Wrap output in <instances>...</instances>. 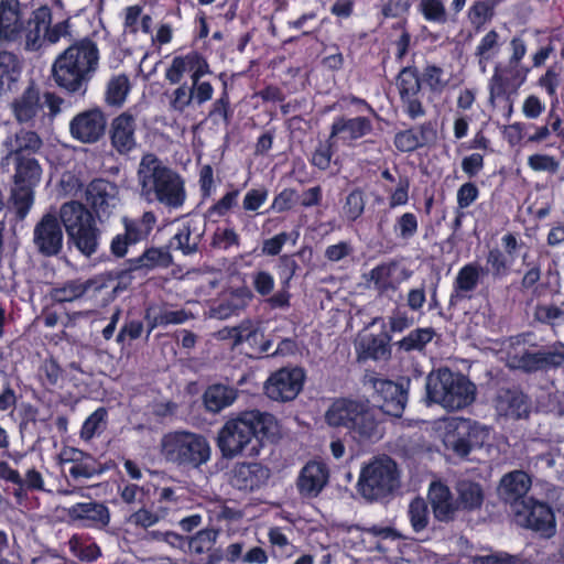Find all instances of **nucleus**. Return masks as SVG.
<instances>
[{
	"label": "nucleus",
	"mask_w": 564,
	"mask_h": 564,
	"mask_svg": "<svg viewBox=\"0 0 564 564\" xmlns=\"http://www.w3.org/2000/svg\"><path fill=\"white\" fill-rule=\"evenodd\" d=\"M59 218L67 234L68 243L86 258H91L99 249L101 230L95 215L80 202L70 200L59 208Z\"/></svg>",
	"instance_id": "9"
},
{
	"label": "nucleus",
	"mask_w": 564,
	"mask_h": 564,
	"mask_svg": "<svg viewBox=\"0 0 564 564\" xmlns=\"http://www.w3.org/2000/svg\"><path fill=\"white\" fill-rule=\"evenodd\" d=\"M143 318L147 324L148 338L156 327L185 323L189 318V314L184 308L171 311L165 305L150 303L144 308Z\"/></svg>",
	"instance_id": "33"
},
{
	"label": "nucleus",
	"mask_w": 564,
	"mask_h": 564,
	"mask_svg": "<svg viewBox=\"0 0 564 564\" xmlns=\"http://www.w3.org/2000/svg\"><path fill=\"white\" fill-rule=\"evenodd\" d=\"M373 130L372 120L366 116L348 118L337 116L330 126V140H336L345 147H355L357 141L370 134Z\"/></svg>",
	"instance_id": "24"
},
{
	"label": "nucleus",
	"mask_w": 564,
	"mask_h": 564,
	"mask_svg": "<svg viewBox=\"0 0 564 564\" xmlns=\"http://www.w3.org/2000/svg\"><path fill=\"white\" fill-rule=\"evenodd\" d=\"M392 336L389 332L379 335H369L362 338L357 350L360 359L387 360L391 356L390 341Z\"/></svg>",
	"instance_id": "38"
},
{
	"label": "nucleus",
	"mask_w": 564,
	"mask_h": 564,
	"mask_svg": "<svg viewBox=\"0 0 564 564\" xmlns=\"http://www.w3.org/2000/svg\"><path fill=\"white\" fill-rule=\"evenodd\" d=\"M51 18L52 10L46 4L40 6L26 18L20 0H0V46L39 51L42 47L43 26Z\"/></svg>",
	"instance_id": "4"
},
{
	"label": "nucleus",
	"mask_w": 564,
	"mask_h": 564,
	"mask_svg": "<svg viewBox=\"0 0 564 564\" xmlns=\"http://www.w3.org/2000/svg\"><path fill=\"white\" fill-rule=\"evenodd\" d=\"M23 69V61L13 52L0 51V95L17 88Z\"/></svg>",
	"instance_id": "37"
},
{
	"label": "nucleus",
	"mask_w": 564,
	"mask_h": 564,
	"mask_svg": "<svg viewBox=\"0 0 564 564\" xmlns=\"http://www.w3.org/2000/svg\"><path fill=\"white\" fill-rule=\"evenodd\" d=\"M372 386V398L380 411L390 416L401 417L408 402V390L403 383L389 379H373Z\"/></svg>",
	"instance_id": "21"
},
{
	"label": "nucleus",
	"mask_w": 564,
	"mask_h": 564,
	"mask_svg": "<svg viewBox=\"0 0 564 564\" xmlns=\"http://www.w3.org/2000/svg\"><path fill=\"white\" fill-rule=\"evenodd\" d=\"M402 112L411 120L426 115L423 104V86L419 78V69L414 65L403 66L395 76Z\"/></svg>",
	"instance_id": "15"
},
{
	"label": "nucleus",
	"mask_w": 564,
	"mask_h": 564,
	"mask_svg": "<svg viewBox=\"0 0 564 564\" xmlns=\"http://www.w3.org/2000/svg\"><path fill=\"white\" fill-rule=\"evenodd\" d=\"M417 9L429 22L444 24L447 21L446 8L442 0H421Z\"/></svg>",
	"instance_id": "63"
},
{
	"label": "nucleus",
	"mask_w": 564,
	"mask_h": 564,
	"mask_svg": "<svg viewBox=\"0 0 564 564\" xmlns=\"http://www.w3.org/2000/svg\"><path fill=\"white\" fill-rule=\"evenodd\" d=\"M64 511L68 522L79 528L102 530L110 523V510L99 501L77 502Z\"/></svg>",
	"instance_id": "22"
},
{
	"label": "nucleus",
	"mask_w": 564,
	"mask_h": 564,
	"mask_svg": "<svg viewBox=\"0 0 564 564\" xmlns=\"http://www.w3.org/2000/svg\"><path fill=\"white\" fill-rule=\"evenodd\" d=\"M393 235L400 241L408 243L419 232V218L412 212H405L395 217L393 228Z\"/></svg>",
	"instance_id": "52"
},
{
	"label": "nucleus",
	"mask_w": 564,
	"mask_h": 564,
	"mask_svg": "<svg viewBox=\"0 0 564 564\" xmlns=\"http://www.w3.org/2000/svg\"><path fill=\"white\" fill-rule=\"evenodd\" d=\"M166 509L167 507H152V510H149L142 507L130 516L129 521L137 527L148 529L166 517Z\"/></svg>",
	"instance_id": "61"
},
{
	"label": "nucleus",
	"mask_w": 564,
	"mask_h": 564,
	"mask_svg": "<svg viewBox=\"0 0 564 564\" xmlns=\"http://www.w3.org/2000/svg\"><path fill=\"white\" fill-rule=\"evenodd\" d=\"M69 132L82 143H97L107 132V117L98 107L84 110L70 120Z\"/></svg>",
	"instance_id": "20"
},
{
	"label": "nucleus",
	"mask_w": 564,
	"mask_h": 564,
	"mask_svg": "<svg viewBox=\"0 0 564 564\" xmlns=\"http://www.w3.org/2000/svg\"><path fill=\"white\" fill-rule=\"evenodd\" d=\"M203 235L204 230L199 228L198 223L189 220L177 229L171 239V245L181 250L184 256L194 254L198 250Z\"/></svg>",
	"instance_id": "39"
},
{
	"label": "nucleus",
	"mask_w": 564,
	"mask_h": 564,
	"mask_svg": "<svg viewBox=\"0 0 564 564\" xmlns=\"http://www.w3.org/2000/svg\"><path fill=\"white\" fill-rule=\"evenodd\" d=\"M271 476L269 467L261 463H237L231 469L230 485L243 492H253L264 487Z\"/></svg>",
	"instance_id": "25"
},
{
	"label": "nucleus",
	"mask_w": 564,
	"mask_h": 564,
	"mask_svg": "<svg viewBox=\"0 0 564 564\" xmlns=\"http://www.w3.org/2000/svg\"><path fill=\"white\" fill-rule=\"evenodd\" d=\"M228 336L232 339L234 346H239L246 341L256 343L258 337L263 335L258 332V328L250 319H245L239 325L232 327Z\"/></svg>",
	"instance_id": "62"
},
{
	"label": "nucleus",
	"mask_w": 564,
	"mask_h": 564,
	"mask_svg": "<svg viewBox=\"0 0 564 564\" xmlns=\"http://www.w3.org/2000/svg\"><path fill=\"white\" fill-rule=\"evenodd\" d=\"M232 118L234 108L231 107L230 95L227 89V84L225 83V88L221 89L218 98L210 105L204 121L210 122V124L216 128L219 126L227 128L230 126Z\"/></svg>",
	"instance_id": "42"
},
{
	"label": "nucleus",
	"mask_w": 564,
	"mask_h": 564,
	"mask_svg": "<svg viewBox=\"0 0 564 564\" xmlns=\"http://www.w3.org/2000/svg\"><path fill=\"white\" fill-rule=\"evenodd\" d=\"M496 409L500 415L512 420H523L530 416L532 402L520 388H507L499 391Z\"/></svg>",
	"instance_id": "27"
},
{
	"label": "nucleus",
	"mask_w": 564,
	"mask_h": 564,
	"mask_svg": "<svg viewBox=\"0 0 564 564\" xmlns=\"http://www.w3.org/2000/svg\"><path fill=\"white\" fill-rule=\"evenodd\" d=\"M43 142L35 131L20 129L13 135L7 137L3 145L8 150V156H33Z\"/></svg>",
	"instance_id": "36"
},
{
	"label": "nucleus",
	"mask_w": 564,
	"mask_h": 564,
	"mask_svg": "<svg viewBox=\"0 0 564 564\" xmlns=\"http://www.w3.org/2000/svg\"><path fill=\"white\" fill-rule=\"evenodd\" d=\"M68 466V475L75 480L89 479L102 473L100 463L90 454L79 449H72V456L64 459V466Z\"/></svg>",
	"instance_id": "35"
},
{
	"label": "nucleus",
	"mask_w": 564,
	"mask_h": 564,
	"mask_svg": "<svg viewBox=\"0 0 564 564\" xmlns=\"http://www.w3.org/2000/svg\"><path fill=\"white\" fill-rule=\"evenodd\" d=\"M513 261L501 249L494 247L486 256L485 275H491L495 281L502 280L510 274Z\"/></svg>",
	"instance_id": "46"
},
{
	"label": "nucleus",
	"mask_w": 564,
	"mask_h": 564,
	"mask_svg": "<svg viewBox=\"0 0 564 564\" xmlns=\"http://www.w3.org/2000/svg\"><path fill=\"white\" fill-rule=\"evenodd\" d=\"M503 0H477L468 10V19L476 33L480 32L485 25L490 22L495 14L496 8Z\"/></svg>",
	"instance_id": "48"
},
{
	"label": "nucleus",
	"mask_w": 564,
	"mask_h": 564,
	"mask_svg": "<svg viewBox=\"0 0 564 564\" xmlns=\"http://www.w3.org/2000/svg\"><path fill=\"white\" fill-rule=\"evenodd\" d=\"M108 138L112 151L120 156H129L138 149V118L131 109L124 110L111 119Z\"/></svg>",
	"instance_id": "17"
},
{
	"label": "nucleus",
	"mask_w": 564,
	"mask_h": 564,
	"mask_svg": "<svg viewBox=\"0 0 564 564\" xmlns=\"http://www.w3.org/2000/svg\"><path fill=\"white\" fill-rule=\"evenodd\" d=\"M64 370L54 357L45 358L39 368V379L42 387L51 391L57 387Z\"/></svg>",
	"instance_id": "55"
},
{
	"label": "nucleus",
	"mask_w": 564,
	"mask_h": 564,
	"mask_svg": "<svg viewBox=\"0 0 564 564\" xmlns=\"http://www.w3.org/2000/svg\"><path fill=\"white\" fill-rule=\"evenodd\" d=\"M86 199L98 218L108 217L115 207L116 185L104 178H95L87 186Z\"/></svg>",
	"instance_id": "28"
},
{
	"label": "nucleus",
	"mask_w": 564,
	"mask_h": 564,
	"mask_svg": "<svg viewBox=\"0 0 564 564\" xmlns=\"http://www.w3.org/2000/svg\"><path fill=\"white\" fill-rule=\"evenodd\" d=\"M15 164L14 184L35 187L42 175V167L34 156H12Z\"/></svg>",
	"instance_id": "44"
},
{
	"label": "nucleus",
	"mask_w": 564,
	"mask_h": 564,
	"mask_svg": "<svg viewBox=\"0 0 564 564\" xmlns=\"http://www.w3.org/2000/svg\"><path fill=\"white\" fill-rule=\"evenodd\" d=\"M330 469L323 460L310 459L299 471L296 489L304 499L317 498L327 487Z\"/></svg>",
	"instance_id": "23"
},
{
	"label": "nucleus",
	"mask_w": 564,
	"mask_h": 564,
	"mask_svg": "<svg viewBox=\"0 0 564 564\" xmlns=\"http://www.w3.org/2000/svg\"><path fill=\"white\" fill-rule=\"evenodd\" d=\"M429 500L434 518L441 522H449L455 519L459 509L448 486L441 481H433L429 489Z\"/></svg>",
	"instance_id": "31"
},
{
	"label": "nucleus",
	"mask_w": 564,
	"mask_h": 564,
	"mask_svg": "<svg viewBox=\"0 0 564 564\" xmlns=\"http://www.w3.org/2000/svg\"><path fill=\"white\" fill-rule=\"evenodd\" d=\"M238 397L237 389L223 383H215L205 390L203 402L205 409L210 413H219L231 405Z\"/></svg>",
	"instance_id": "40"
},
{
	"label": "nucleus",
	"mask_w": 564,
	"mask_h": 564,
	"mask_svg": "<svg viewBox=\"0 0 564 564\" xmlns=\"http://www.w3.org/2000/svg\"><path fill=\"white\" fill-rule=\"evenodd\" d=\"M59 214L46 213L33 230V243L44 257H55L63 249V229Z\"/></svg>",
	"instance_id": "19"
},
{
	"label": "nucleus",
	"mask_w": 564,
	"mask_h": 564,
	"mask_svg": "<svg viewBox=\"0 0 564 564\" xmlns=\"http://www.w3.org/2000/svg\"><path fill=\"white\" fill-rule=\"evenodd\" d=\"M489 102L494 108L499 109L507 121L510 120L513 113V93L511 84L507 80L501 72V66L497 65L494 74L489 79Z\"/></svg>",
	"instance_id": "29"
},
{
	"label": "nucleus",
	"mask_w": 564,
	"mask_h": 564,
	"mask_svg": "<svg viewBox=\"0 0 564 564\" xmlns=\"http://www.w3.org/2000/svg\"><path fill=\"white\" fill-rule=\"evenodd\" d=\"M70 553L83 562H95L101 556L99 545L87 534H74L68 541Z\"/></svg>",
	"instance_id": "47"
},
{
	"label": "nucleus",
	"mask_w": 564,
	"mask_h": 564,
	"mask_svg": "<svg viewBox=\"0 0 564 564\" xmlns=\"http://www.w3.org/2000/svg\"><path fill=\"white\" fill-rule=\"evenodd\" d=\"M325 422L335 429H345L358 442L381 437L380 422L368 400L337 398L325 412Z\"/></svg>",
	"instance_id": "7"
},
{
	"label": "nucleus",
	"mask_w": 564,
	"mask_h": 564,
	"mask_svg": "<svg viewBox=\"0 0 564 564\" xmlns=\"http://www.w3.org/2000/svg\"><path fill=\"white\" fill-rule=\"evenodd\" d=\"M185 73L191 74V91L194 104L202 106L212 100L214 87L210 82L203 80L205 75L212 74V69L206 57L196 50H192L184 55L175 56L171 65L165 69V79L171 85L180 84Z\"/></svg>",
	"instance_id": "11"
},
{
	"label": "nucleus",
	"mask_w": 564,
	"mask_h": 564,
	"mask_svg": "<svg viewBox=\"0 0 564 564\" xmlns=\"http://www.w3.org/2000/svg\"><path fill=\"white\" fill-rule=\"evenodd\" d=\"M241 187L235 184H228V189L224 195L210 205L204 213L205 219L217 221L219 218L228 216L238 207Z\"/></svg>",
	"instance_id": "43"
},
{
	"label": "nucleus",
	"mask_w": 564,
	"mask_h": 564,
	"mask_svg": "<svg viewBox=\"0 0 564 564\" xmlns=\"http://www.w3.org/2000/svg\"><path fill=\"white\" fill-rule=\"evenodd\" d=\"M435 330L433 327H417L412 329L406 336L394 343L400 352H423L426 346L433 340Z\"/></svg>",
	"instance_id": "45"
},
{
	"label": "nucleus",
	"mask_w": 564,
	"mask_h": 564,
	"mask_svg": "<svg viewBox=\"0 0 564 564\" xmlns=\"http://www.w3.org/2000/svg\"><path fill=\"white\" fill-rule=\"evenodd\" d=\"M12 110L15 119L20 123L32 121L39 112L43 110L40 90L35 87L33 82H31L22 95L12 102Z\"/></svg>",
	"instance_id": "34"
},
{
	"label": "nucleus",
	"mask_w": 564,
	"mask_h": 564,
	"mask_svg": "<svg viewBox=\"0 0 564 564\" xmlns=\"http://www.w3.org/2000/svg\"><path fill=\"white\" fill-rule=\"evenodd\" d=\"M130 88V82L126 74L111 77L106 88V104L111 107H121L127 99Z\"/></svg>",
	"instance_id": "50"
},
{
	"label": "nucleus",
	"mask_w": 564,
	"mask_h": 564,
	"mask_svg": "<svg viewBox=\"0 0 564 564\" xmlns=\"http://www.w3.org/2000/svg\"><path fill=\"white\" fill-rule=\"evenodd\" d=\"M512 511L514 521L520 527L529 529L545 539L552 538L555 534V513L547 502L539 501L531 497L518 502Z\"/></svg>",
	"instance_id": "14"
},
{
	"label": "nucleus",
	"mask_w": 564,
	"mask_h": 564,
	"mask_svg": "<svg viewBox=\"0 0 564 564\" xmlns=\"http://www.w3.org/2000/svg\"><path fill=\"white\" fill-rule=\"evenodd\" d=\"M33 186L14 184L11 202L19 219H23L33 204Z\"/></svg>",
	"instance_id": "57"
},
{
	"label": "nucleus",
	"mask_w": 564,
	"mask_h": 564,
	"mask_svg": "<svg viewBox=\"0 0 564 564\" xmlns=\"http://www.w3.org/2000/svg\"><path fill=\"white\" fill-rule=\"evenodd\" d=\"M97 43L86 36L75 41L57 55L52 65V78L65 94L84 97L99 66Z\"/></svg>",
	"instance_id": "3"
},
{
	"label": "nucleus",
	"mask_w": 564,
	"mask_h": 564,
	"mask_svg": "<svg viewBox=\"0 0 564 564\" xmlns=\"http://www.w3.org/2000/svg\"><path fill=\"white\" fill-rule=\"evenodd\" d=\"M482 275H485V270L478 262H469L463 265L453 283L449 306L457 305L462 300L470 299V293L476 290Z\"/></svg>",
	"instance_id": "30"
},
{
	"label": "nucleus",
	"mask_w": 564,
	"mask_h": 564,
	"mask_svg": "<svg viewBox=\"0 0 564 564\" xmlns=\"http://www.w3.org/2000/svg\"><path fill=\"white\" fill-rule=\"evenodd\" d=\"M279 437V424L273 414L260 410H245L231 415L219 429L216 445L226 459L260 455L265 442Z\"/></svg>",
	"instance_id": "2"
},
{
	"label": "nucleus",
	"mask_w": 564,
	"mask_h": 564,
	"mask_svg": "<svg viewBox=\"0 0 564 564\" xmlns=\"http://www.w3.org/2000/svg\"><path fill=\"white\" fill-rule=\"evenodd\" d=\"M305 378V371L300 367L281 368L268 378L264 392L273 401H291L303 389Z\"/></svg>",
	"instance_id": "18"
},
{
	"label": "nucleus",
	"mask_w": 564,
	"mask_h": 564,
	"mask_svg": "<svg viewBox=\"0 0 564 564\" xmlns=\"http://www.w3.org/2000/svg\"><path fill=\"white\" fill-rule=\"evenodd\" d=\"M419 78L430 100L441 97L449 84V78L445 77L444 68L434 63H426L419 72Z\"/></svg>",
	"instance_id": "41"
},
{
	"label": "nucleus",
	"mask_w": 564,
	"mask_h": 564,
	"mask_svg": "<svg viewBox=\"0 0 564 564\" xmlns=\"http://www.w3.org/2000/svg\"><path fill=\"white\" fill-rule=\"evenodd\" d=\"M533 319L551 328L560 326L564 319V301L561 305L536 304L533 312Z\"/></svg>",
	"instance_id": "53"
},
{
	"label": "nucleus",
	"mask_w": 564,
	"mask_h": 564,
	"mask_svg": "<svg viewBox=\"0 0 564 564\" xmlns=\"http://www.w3.org/2000/svg\"><path fill=\"white\" fill-rule=\"evenodd\" d=\"M336 145V140H330V135H328L325 141L318 142L311 156L308 158L311 165L318 169L319 171L328 170L335 153Z\"/></svg>",
	"instance_id": "58"
},
{
	"label": "nucleus",
	"mask_w": 564,
	"mask_h": 564,
	"mask_svg": "<svg viewBox=\"0 0 564 564\" xmlns=\"http://www.w3.org/2000/svg\"><path fill=\"white\" fill-rule=\"evenodd\" d=\"M269 192L265 187L250 188L243 196L242 209L243 214L239 215L241 221L250 220L261 206L267 202Z\"/></svg>",
	"instance_id": "54"
},
{
	"label": "nucleus",
	"mask_w": 564,
	"mask_h": 564,
	"mask_svg": "<svg viewBox=\"0 0 564 564\" xmlns=\"http://www.w3.org/2000/svg\"><path fill=\"white\" fill-rule=\"evenodd\" d=\"M436 139V122L429 120L417 127H411L397 132L393 144L398 151L411 153L420 148L435 143Z\"/></svg>",
	"instance_id": "26"
},
{
	"label": "nucleus",
	"mask_w": 564,
	"mask_h": 564,
	"mask_svg": "<svg viewBox=\"0 0 564 564\" xmlns=\"http://www.w3.org/2000/svg\"><path fill=\"white\" fill-rule=\"evenodd\" d=\"M426 397L448 411H457L474 402L476 386L460 372L440 368L426 379Z\"/></svg>",
	"instance_id": "8"
},
{
	"label": "nucleus",
	"mask_w": 564,
	"mask_h": 564,
	"mask_svg": "<svg viewBox=\"0 0 564 564\" xmlns=\"http://www.w3.org/2000/svg\"><path fill=\"white\" fill-rule=\"evenodd\" d=\"M156 220L158 218L152 210L143 212L138 217L122 216L120 223L123 230L116 234L109 243L111 258L113 260L124 259L130 248L147 241L154 229Z\"/></svg>",
	"instance_id": "13"
},
{
	"label": "nucleus",
	"mask_w": 564,
	"mask_h": 564,
	"mask_svg": "<svg viewBox=\"0 0 564 564\" xmlns=\"http://www.w3.org/2000/svg\"><path fill=\"white\" fill-rule=\"evenodd\" d=\"M268 540L271 546V555L275 560L289 558L296 551V547L291 543L280 527H273L269 530Z\"/></svg>",
	"instance_id": "51"
},
{
	"label": "nucleus",
	"mask_w": 564,
	"mask_h": 564,
	"mask_svg": "<svg viewBox=\"0 0 564 564\" xmlns=\"http://www.w3.org/2000/svg\"><path fill=\"white\" fill-rule=\"evenodd\" d=\"M173 257L166 247H148L137 257L127 259L122 267L110 273L97 274L90 279H74L51 290L54 303L73 302L83 297H96L104 290L111 288V294L127 290L135 279L145 278L155 269H167Z\"/></svg>",
	"instance_id": "1"
},
{
	"label": "nucleus",
	"mask_w": 564,
	"mask_h": 564,
	"mask_svg": "<svg viewBox=\"0 0 564 564\" xmlns=\"http://www.w3.org/2000/svg\"><path fill=\"white\" fill-rule=\"evenodd\" d=\"M457 503L458 508L465 510H475L479 508L484 500L482 488L478 482L462 480L457 484Z\"/></svg>",
	"instance_id": "49"
},
{
	"label": "nucleus",
	"mask_w": 564,
	"mask_h": 564,
	"mask_svg": "<svg viewBox=\"0 0 564 564\" xmlns=\"http://www.w3.org/2000/svg\"><path fill=\"white\" fill-rule=\"evenodd\" d=\"M397 464L391 458H377L362 467L358 479V491L367 500L389 496L398 486Z\"/></svg>",
	"instance_id": "12"
},
{
	"label": "nucleus",
	"mask_w": 564,
	"mask_h": 564,
	"mask_svg": "<svg viewBox=\"0 0 564 564\" xmlns=\"http://www.w3.org/2000/svg\"><path fill=\"white\" fill-rule=\"evenodd\" d=\"M365 195L360 188H354L345 198L343 215L348 223L358 220L365 212Z\"/></svg>",
	"instance_id": "59"
},
{
	"label": "nucleus",
	"mask_w": 564,
	"mask_h": 564,
	"mask_svg": "<svg viewBox=\"0 0 564 564\" xmlns=\"http://www.w3.org/2000/svg\"><path fill=\"white\" fill-rule=\"evenodd\" d=\"M275 269L280 280V286L291 288V281L295 276L300 265L294 254H282L279 257Z\"/></svg>",
	"instance_id": "64"
},
{
	"label": "nucleus",
	"mask_w": 564,
	"mask_h": 564,
	"mask_svg": "<svg viewBox=\"0 0 564 564\" xmlns=\"http://www.w3.org/2000/svg\"><path fill=\"white\" fill-rule=\"evenodd\" d=\"M532 485L531 477L523 470H513L506 474L500 481L499 495L506 503L511 508H516L517 503L522 499H527V494Z\"/></svg>",
	"instance_id": "32"
},
{
	"label": "nucleus",
	"mask_w": 564,
	"mask_h": 564,
	"mask_svg": "<svg viewBox=\"0 0 564 564\" xmlns=\"http://www.w3.org/2000/svg\"><path fill=\"white\" fill-rule=\"evenodd\" d=\"M108 410L105 406L97 408L83 423L80 429V437L83 440H91L95 435L100 434L107 426Z\"/></svg>",
	"instance_id": "56"
},
{
	"label": "nucleus",
	"mask_w": 564,
	"mask_h": 564,
	"mask_svg": "<svg viewBox=\"0 0 564 564\" xmlns=\"http://www.w3.org/2000/svg\"><path fill=\"white\" fill-rule=\"evenodd\" d=\"M509 367L527 375L547 373L564 368V343L540 345L538 336L527 330L509 339Z\"/></svg>",
	"instance_id": "6"
},
{
	"label": "nucleus",
	"mask_w": 564,
	"mask_h": 564,
	"mask_svg": "<svg viewBox=\"0 0 564 564\" xmlns=\"http://www.w3.org/2000/svg\"><path fill=\"white\" fill-rule=\"evenodd\" d=\"M210 445L198 433L181 430L163 435L161 454L167 463L183 468H199L210 459Z\"/></svg>",
	"instance_id": "10"
},
{
	"label": "nucleus",
	"mask_w": 564,
	"mask_h": 564,
	"mask_svg": "<svg viewBox=\"0 0 564 564\" xmlns=\"http://www.w3.org/2000/svg\"><path fill=\"white\" fill-rule=\"evenodd\" d=\"M482 430L470 419H453L446 426L443 437L445 449L455 456L464 458L474 447L482 445L479 434Z\"/></svg>",
	"instance_id": "16"
},
{
	"label": "nucleus",
	"mask_w": 564,
	"mask_h": 564,
	"mask_svg": "<svg viewBox=\"0 0 564 564\" xmlns=\"http://www.w3.org/2000/svg\"><path fill=\"white\" fill-rule=\"evenodd\" d=\"M137 178L141 195L148 202H158L170 209H178L184 205L186 200L184 178L155 153L142 154Z\"/></svg>",
	"instance_id": "5"
},
{
	"label": "nucleus",
	"mask_w": 564,
	"mask_h": 564,
	"mask_svg": "<svg viewBox=\"0 0 564 564\" xmlns=\"http://www.w3.org/2000/svg\"><path fill=\"white\" fill-rule=\"evenodd\" d=\"M395 269V263H381L370 270V281L373 282L375 289L380 293H384L393 289L392 274Z\"/></svg>",
	"instance_id": "60"
}]
</instances>
